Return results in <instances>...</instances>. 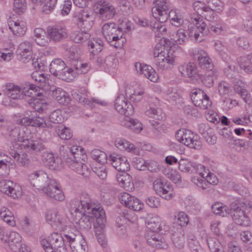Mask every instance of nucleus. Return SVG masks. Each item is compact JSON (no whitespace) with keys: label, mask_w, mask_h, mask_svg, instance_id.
<instances>
[{"label":"nucleus","mask_w":252,"mask_h":252,"mask_svg":"<svg viewBox=\"0 0 252 252\" xmlns=\"http://www.w3.org/2000/svg\"><path fill=\"white\" fill-rule=\"evenodd\" d=\"M0 216L1 219L8 224L14 226L16 224L12 212L5 207L0 209Z\"/></svg>","instance_id":"obj_53"},{"label":"nucleus","mask_w":252,"mask_h":252,"mask_svg":"<svg viewBox=\"0 0 252 252\" xmlns=\"http://www.w3.org/2000/svg\"><path fill=\"white\" fill-rule=\"evenodd\" d=\"M154 18V23L151 24V27L153 31L155 32L157 37H161L163 36L167 32V28L165 25L158 20Z\"/></svg>","instance_id":"obj_54"},{"label":"nucleus","mask_w":252,"mask_h":252,"mask_svg":"<svg viewBox=\"0 0 252 252\" xmlns=\"http://www.w3.org/2000/svg\"><path fill=\"white\" fill-rule=\"evenodd\" d=\"M164 98L169 102H174L180 98V94L176 89L171 87L166 90Z\"/></svg>","instance_id":"obj_62"},{"label":"nucleus","mask_w":252,"mask_h":252,"mask_svg":"<svg viewBox=\"0 0 252 252\" xmlns=\"http://www.w3.org/2000/svg\"><path fill=\"white\" fill-rule=\"evenodd\" d=\"M85 31H74L71 34L70 38L76 43L84 42L89 39L91 36L90 34Z\"/></svg>","instance_id":"obj_56"},{"label":"nucleus","mask_w":252,"mask_h":252,"mask_svg":"<svg viewBox=\"0 0 252 252\" xmlns=\"http://www.w3.org/2000/svg\"><path fill=\"white\" fill-rule=\"evenodd\" d=\"M8 27L10 31L16 35L22 36L26 32V27L23 22L10 20L8 22Z\"/></svg>","instance_id":"obj_44"},{"label":"nucleus","mask_w":252,"mask_h":252,"mask_svg":"<svg viewBox=\"0 0 252 252\" xmlns=\"http://www.w3.org/2000/svg\"><path fill=\"white\" fill-rule=\"evenodd\" d=\"M145 91L144 88L139 85L136 84L131 88L127 87L126 89V94L133 102L137 103L140 101L144 97Z\"/></svg>","instance_id":"obj_33"},{"label":"nucleus","mask_w":252,"mask_h":252,"mask_svg":"<svg viewBox=\"0 0 252 252\" xmlns=\"http://www.w3.org/2000/svg\"><path fill=\"white\" fill-rule=\"evenodd\" d=\"M112 165L118 171H128L130 165L126 157L118 155L112 154L108 158Z\"/></svg>","instance_id":"obj_28"},{"label":"nucleus","mask_w":252,"mask_h":252,"mask_svg":"<svg viewBox=\"0 0 252 252\" xmlns=\"http://www.w3.org/2000/svg\"><path fill=\"white\" fill-rule=\"evenodd\" d=\"M74 68L73 69L66 66L62 70V72L59 74L58 77L66 82H70L74 79L76 74L87 73L90 68V65L87 63L78 62Z\"/></svg>","instance_id":"obj_10"},{"label":"nucleus","mask_w":252,"mask_h":252,"mask_svg":"<svg viewBox=\"0 0 252 252\" xmlns=\"http://www.w3.org/2000/svg\"><path fill=\"white\" fill-rule=\"evenodd\" d=\"M115 108L121 114L126 117L134 113V108L131 103L127 100L123 94H119L115 101Z\"/></svg>","instance_id":"obj_16"},{"label":"nucleus","mask_w":252,"mask_h":252,"mask_svg":"<svg viewBox=\"0 0 252 252\" xmlns=\"http://www.w3.org/2000/svg\"><path fill=\"white\" fill-rule=\"evenodd\" d=\"M70 212L74 222L81 230H89L95 219H104L105 213L99 204L95 203L88 194H83L80 199H74L70 202Z\"/></svg>","instance_id":"obj_1"},{"label":"nucleus","mask_w":252,"mask_h":252,"mask_svg":"<svg viewBox=\"0 0 252 252\" xmlns=\"http://www.w3.org/2000/svg\"><path fill=\"white\" fill-rule=\"evenodd\" d=\"M52 95L62 105H67L70 101L68 94L60 88L52 90Z\"/></svg>","instance_id":"obj_42"},{"label":"nucleus","mask_w":252,"mask_h":252,"mask_svg":"<svg viewBox=\"0 0 252 252\" xmlns=\"http://www.w3.org/2000/svg\"><path fill=\"white\" fill-rule=\"evenodd\" d=\"M174 218L176 223L182 227L187 225L189 222V217L185 212L183 211L175 212Z\"/></svg>","instance_id":"obj_57"},{"label":"nucleus","mask_w":252,"mask_h":252,"mask_svg":"<svg viewBox=\"0 0 252 252\" xmlns=\"http://www.w3.org/2000/svg\"><path fill=\"white\" fill-rule=\"evenodd\" d=\"M176 138L180 143L190 148L198 150L202 146L199 136L189 129L178 130L176 133Z\"/></svg>","instance_id":"obj_9"},{"label":"nucleus","mask_w":252,"mask_h":252,"mask_svg":"<svg viewBox=\"0 0 252 252\" xmlns=\"http://www.w3.org/2000/svg\"><path fill=\"white\" fill-rule=\"evenodd\" d=\"M178 70L182 75L185 77L197 79L198 76L197 68L196 65L192 63L180 65Z\"/></svg>","instance_id":"obj_35"},{"label":"nucleus","mask_w":252,"mask_h":252,"mask_svg":"<svg viewBox=\"0 0 252 252\" xmlns=\"http://www.w3.org/2000/svg\"><path fill=\"white\" fill-rule=\"evenodd\" d=\"M194 59H197L200 66L203 69H209L214 68V65L208 54L204 50L195 48L192 49Z\"/></svg>","instance_id":"obj_25"},{"label":"nucleus","mask_w":252,"mask_h":252,"mask_svg":"<svg viewBox=\"0 0 252 252\" xmlns=\"http://www.w3.org/2000/svg\"><path fill=\"white\" fill-rule=\"evenodd\" d=\"M21 148H11L9 149V154L20 166H25L29 163V158L25 152Z\"/></svg>","instance_id":"obj_37"},{"label":"nucleus","mask_w":252,"mask_h":252,"mask_svg":"<svg viewBox=\"0 0 252 252\" xmlns=\"http://www.w3.org/2000/svg\"><path fill=\"white\" fill-rule=\"evenodd\" d=\"M71 239L67 242L72 252H88V247L86 240L82 236H75L71 233Z\"/></svg>","instance_id":"obj_27"},{"label":"nucleus","mask_w":252,"mask_h":252,"mask_svg":"<svg viewBox=\"0 0 252 252\" xmlns=\"http://www.w3.org/2000/svg\"><path fill=\"white\" fill-rule=\"evenodd\" d=\"M102 32L103 36L111 46L120 49L123 47L126 40L123 37L124 32L117 28L115 23L111 22L104 24Z\"/></svg>","instance_id":"obj_8"},{"label":"nucleus","mask_w":252,"mask_h":252,"mask_svg":"<svg viewBox=\"0 0 252 252\" xmlns=\"http://www.w3.org/2000/svg\"><path fill=\"white\" fill-rule=\"evenodd\" d=\"M161 218L157 215L148 214L145 218V224L148 229L154 231H162Z\"/></svg>","instance_id":"obj_36"},{"label":"nucleus","mask_w":252,"mask_h":252,"mask_svg":"<svg viewBox=\"0 0 252 252\" xmlns=\"http://www.w3.org/2000/svg\"><path fill=\"white\" fill-rule=\"evenodd\" d=\"M213 212L222 217H226L231 212L232 209L220 202H216L212 206Z\"/></svg>","instance_id":"obj_49"},{"label":"nucleus","mask_w":252,"mask_h":252,"mask_svg":"<svg viewBox=\"0 0 252 252\" xmlns=\"http://www.w3.org/2000/svg\"><path fill=\"white\" fill-rule=\"evenodd\" d=\"M209 27L211 32L218 35H224L227 30V25L222 22L220 18L211 23Z\"/></svg>","instance_id":"obj_45"},{"label":"nucleus","mask_w":252,"mask_h":252,"mask_svg":"<svg viewBox=\"0 0 252 252\" xmlns=\"http://www.w3.org/2000/svg\"><path fill=\"white\" fill-rule=\"evenodd\" d=\"M155 64L158 70H167L173 66L174 56L170 51L160 53L154 57Z\"/></svg>","instance_id":"obj_15"},{"label":"nucleus","mask_w":252,"mask_h":252,"mask_svg":"<svg viewBox=\"0 0 252 252\" xmlns=\"http://www.w3.org/2000/svg\"><path fill=\"white\" fill-rule=\"evenodd\" d=\"M81 92H76L72 94L73 98L78 101L79 103L85 105H88L91 108H93L96 106V105H100L101 106H105L107 103L104 100H101L98 98H93L92 100H89L87 98V92L85 89H81Z\"/></svg>","instance_id":"obj_24"},{"label":"nucleus","mask_w":252,"mask_h":252,"mask_svg":"<svg viewBox=\"0 0 252 252\" xmlns=\"http://www.w3.org/2000/svg\"><path fill=\"white\" fill-rule=\"evenodd\" d=\"M160 231L148 230L145 234V238L149 245L157 249H166L168 244L164 239L158 232Z\"/></svg>","instance_id":"obj_23"},{"label":"nucleus","mask_w":252,"mask_h":252,"mask_svg":"<svg viewBox=\"0 0 252 252\" xmlns=\"http://www.w3.org/2000/svg\"><path fill=\"white\" fill-rule=\"evenodd\" d=\"M145 115L150 117L159 121L163 120L165 114L161 109L157 108L153 103H150L146 107Z\"/></svg>","instance_id":"obj_41"},{"label":"nucleus","mask_w":252,"mask_h":252,"mask_svg":"<svg viewBox=\"0 0 252 252\" xmlns=\"http://www.w3.org/2000/svg\"><path fill=\"white\" fill-rule=\"evenodd\" d=\"M65 160L69 167L77 173L85 178L89 176L91 169L84 162L81 157H78L76 159L65 158Z\"/></svg>","instance_id":"obj_17"},{"label":"nucleus","mask_w":252,"mask_h":252,"mask_svg":"<svg viewBox=\"0 0 252 252\" xmlns=\"http://www.w3.org/2000/svg\"><path fill=\"white\" fill-rule=\"evenodd\" d=\"M35 41L40 46H46L50 39L55 41H59L66 36V30L60 26H52L48 29V34L42 28L34 30Z\"/></svg>","instance_id":"obj_5"},{"label":"nucleus","mask_w":252,"mask_h":252,"mask_svg":"<svg viewBox=\"0 0 252 252\" xmlns=\"http://www.w3.org/2000/svg\"><path fill=\"white\" fill-rule=\"evenodd\" d=\"M32 79L40 86L44 87L48 83L47 75L39 71H33L31 74Z\"/></svg>","instance_id":"obj_55"},{"label":"nucleus","mask_w":252,"mask_h":252,"mask_svg":"<svg viewBox=\"0 0 252 252\" xmlns=\"http://www.w3.org/2000/svg\"><path fill=\"white\" fill-rule=\"evenodd\" d=\"M106 220V217L104 219L99 218L97 220V223L94 224V232L97 241L103 247L106 245V238L103 233Z\"/></svg>","instance_id":"obj_38"},{"label":"nucleus","mask_w":252,"mask_h":252,"mask_svg":"<svg viewBox=\"0 0 252 252\" xmlns=\"http://www.w3.org/2000/svg\"><path fill=\"white\" fill-rule=\"evenodd\" d=\"M223 72L227 78L231 80L235 91L240 95L245 102L250 104L252 102L251 94L245 89V84L240 81L235 66L232 64H227L223 69Z\"/></svg>","instance_id":"obj_6"},{"label":"nucleus","mask_w":252,"mask_h":252,"mask_svg":"<svg viewBox=\"0 0 252 252\" xmlns=\"http://www.w3.org/2000/svg\"><path fill=\"white\" fill-rule=\"evenodd\" d=\"M51 128L57 132L61 139L69 140L72 136L71 130L67 127L54 125L51 126Z\"/></svg>","instance_id":"obj_47"},{"label":"nucleus","mask_w":252,"mask_h":252,"mask_svg":"<svg viewBox=\"0 0 252 252\" xmlns=\"http://www.w3.org/2000/svg\"><path fill=\"white\" fill-rule=\"evenodd\" d=\"M22 241L21 235L16 231H11L7 235V239L4 242L7 243L12 250H15L19 247Z\"/></svg>","instance_id":"obj_43"},{"label":"nucleus","mask_w":252,"mask_h":252,"mask_svg":"<svg viewBox=\"0 0 252 252\" xmlns=\"http://www.w3.org/2000/svg\"><path fill=\"white\" fill-rule=\"evenodd\" d=\"M232 219L235 223L243 226H249L251 223L250 218L246 214L244 211L239 206L233 209Z\"/></svg>","instance_id":"obj_34"},{"label":"nucleus","mask_w":252,"mask_h":252,"mask_svg":"<svg viewBox=\"0 0 252 252\" xmlns=\"http://www.w3.org/2000/svg\"><path fill=\"white\" fill-rule=\"evenodd\" d=\"M125 125L136 133H139L143 129L142 123L136 119H130L129 121L126 122Z\"/></svg>","instance_id":"obj_63"},{"label":"nucleus","mask_w":252,"mask_h":252,"mask_svg":"<svg viewBox=\"0 0 252 252\" xmlns=\"http://www.w3.org/2000/svg\"><path fill=\"white\" fill-rule=\"evenodd\" d=\"M184 206L189 212L195 214L196 204L195 199L191 195H188L184 199Z\"/></svg>","instance_id":"obj_60"},{"label":"nucleus","mask_w":252,"mask_h":252,"mask_svg":"<svg viewBox=\"0 0 252 252\" xmlns=\"http://www.w3.org/2000/svg\"><path fill=\"white\" fill-rule=\"evenodd\" d=\"M39 87L37 86L30 84L23 88L14 84L10 83L6 85L5 89V94L10 99H20L24 96L33 97L35 95L39 96Z\"/></svg>","instance_id":"obj_7"},{"label":"nucleus","mask_w":252,"mask_h":252,"mask_svg":"<svg viewBox=\"0 0 252 252\" xmlns=\"http://www.w3.org/2000/svg\"><path fill=\"white\" fill-rule=\"evenodd\" d=\"M214 47L215 51L222 58L227 56L228 49L226 44L220 40H217L214 41Z\"/></svg>","instance_id":"obj_61"},{"label":"nucleus","mask_w":252,"mask_h":252,"mask_svg":"<svg viewBox=\"0 0 252 252\" xmlns=\"http://www.w3.org/2000/svg\"><path fill=\"white\" fill-rule=\"evenodd\" d=\"M190 96L194 105L201 109H208L212 105L209 96L201 89L193 90Z\"/></svg>","instance_id":"obj_13"},{"label":"nucleus","mask_w":252,"mask_h":252,"mask_svg":"<svg viewBox=\"0 0 252 252\" xmlns=\"http://www.w3.org/2000/svg\"><path fill=\"white\" fill-rule=\"evenodd\" d=\"M17 53L21 61L24 63L30 62L32 58V43L27 41L22 42L20 44L17 48Z\"/></svg>","instance_id":"obj_31"},{"label":"nucleus","mask_w":252,"mask_h":252,"mask_svg":"<svg viewBox=\"0 0 252 252\" xmlns=\"http://www.w3.org/2000/svg\"><path fill=\"white\" fill-rule=\"evenodd\" d=\"M74 23L80 29L88 31L94 25V18L87 11L84 9L75 10L72 15Z\"/></svg>","instance_id":"obj_11"},{"label":"nucleus","mask_w":252,"mask_h":252,"mask_svg":"<svg viewBox=\"0 0 252 252\" xmlns=\"http://www.w3.org/2000/svg\"><path fill=\"white\" fill-rule=\"evenodd\" d=\"M9 139L11 142L9 149L27 148L38 152L44 148L42 140L34 137L27 126L14 127L10 131Z\"/></svg>","instance_id":"obj_2"},{"label":"nucleus","mask_w":252,"mask_h":252,"mask_svg":"<svg viewBox=\"0 0 252 252\" xmlns=\"http://www.w3.org/2000/svg\"><path fill=\"white\" fill-rule=\"evenodd\" d=\"M191 182L202 190H205L210 188L211 185H216L218 180L216 175L209 170L205 176L204 178L194 176L191 178Z\"/></svg>","instance_id":"obj_21"},{"label":"nucleus","mask_w":252,"mask_h":252,"mask_svg":"<svg viewBox=\"0 0 252 252\" xmlns=\"http://www.w3.org/2000/svg\"><path fill=\"white\" fill-rule=\"evenodd\" d=\"M115 146L121 151H126L135 155L139 153V149L134 144L126 140L118 138L115 140Z\"/></svg>","instance_id":"obj_39"},{"label":"nucleus","mask_w":252,"mask_h":252,"mask_svg":"<svg viewBox=\"0 0 252 252\" xmlns=\"http://www.w3.org/2000/svg\"><path fill=\"white\" fill-rule=\"evenodd\" d=\"M195 25L190 27L189 32L185 30L179 29L175 33L171 36V39L175 44H183L188 39V35L191 40L200 42L203 40L204 33L207 32L206 23L200 20V18H195Z\"/></svg>","instance_id":"obj_4"},{"label":"nucleus","mask_w":252,"mask_h":252,"mask_svg":"<svg viewBox=\"0 0 252 252\" xmlns=\"http://www.w3.org/2000/svg\"><path fill=\"white\" fill-rule=\"evenodd\" d=\"M134 66L139 74H143L145 77L152 82H157L158 81V74L151 66L139 62L136 63Z\"/></svg>","instance_id":"obj_29"},{"label":"nucleus","mask_w":252,"mask_h":252,"mask_svg":"<svg viewBox=\"0 0 252 252\" xmlns=\"http://www.w3.org/2000/svg\"><path fill=\"white\" fill-rule=\"evenodd\" d=\"M98 12L100 18L103 20L112 19L116 13L114 6L110 3L103 2L99 8Z\"/></svg>","instance_id":"obj_40"},{"label":"nucleus","mask_w":252,"mask_h":252,"mask_svg":"<svg viewBox=\"0 0 252 252\" xmlns=\"http://www.w3.org/2000/svg\"><path fill=\"white\" fill-rule=\"evenodd\" d=\"M28 179L31 185L38 190H45L51 179L47 174L42 170L35 171L29 174Z\"/></svg>","instance_id":"obj_12"},{"label":"nucleus","mask_w":252,"mask_h":252,"mask_svg":"<svg viewBox=\"0 0 252 252\" xmlns=\"http://www.w3.org/2000/svg\"><path fill=\"white\" fill-rule=\"evenodd\" d=\"M221 224V221L219 220H214L212 221L211 223V230L212 232L215 235V236L213 237H216L217 239H219L222 242V240L223 239V235L220 233V228L219 226ZM209 237H213L212 236H210Z\"/></svg>","instance_id":"obj_64"},{"label":"nucleus","mask_w":252,"mask_h":252,"mask_svg":"<svg viewBox=\"0 0 252 252\" xmlns=\"http://www.w3.org/2000/svg\"><path fill=\"white\" fill-rule=\"evenodd\" d=\"M184 231L182 228L177 229L172 235L171 239L174 245L178 249L183 248L185 246Z\"/></svg>","instance_id":"obj_50"},{"label":"nucleus","mask_w":252,"mask_h":252,"mask_svg":"<svg viewBox=\"0 0 252 252\" xmlns=\"http://www.w3.org/2000/svg\"><path fill=\"white\" fill-rule=\"evenodd\" d=\"M154 189L156 193L163 198L170 200L174 195L172 186L167 183H164L161 180H157L154 182Z\"/></svg>","instance_id":"obj_20"},{"label":"nucleus","mask_w":252,"mask_h":252,"mask_svg":"<svg viewBox=\"0 0 252 252\" xmlns=\"http://www.w3.org/2000/svg\"><path fill=\"white\" fill-rule=\"evenodd\" d=\"M91 155L93 159L100 164H104L107 161L108 158L106 154L98 149L93 150L91 152Z\"/></svg>","instance_id":"obj_58"},{"label":"nucleus","mask_w":252,"mask_h":252,"mask_svg":"<svg viewBox=\"0 0 252 252\" xmlns=\"http://www.w3.org/2000/svg\"><path fill=\"white\" fill-rule=\"evenodd\" d=\"M119 198L122 204L135 211H140L144 206L139 199L127 192L121 193Z\"/></svg>","instance_id":"obj_19"},{"label":"nucleus","mask_w":252,"mask_h":252,"mask_svg":"<svg viewBox=\"0 0 252 252\" xmlns=\"http://www.w3.org/2000/svg\"><path fill=\"white\" fill-rule=\"evenodd\" d=\"M219 72L214 68L207 69L205 77L203 80V83L207 87H211L214 84V81L219 76Z\"/></svg>","instance_id":"obj_51"},{"label":"nucleus","mask_w":252,"mask_h":252,"mask_svg":"<svg viewBox=\"0 0 252 252\" xmlns=\"http://www.w3.org/2000/svg\"><path fill=\"white\" fill-rule=\"evenodd\" d=\"M103 46V40L98 37L94 38L88 42L89 49L93 55H97L102 50Z\"/></svg>","instance_id":"obj_48"},{"label":"nucleus","mask_w":252,"mask_h":252,"mask_svg":"<svg viewBox=\"0 0 252 252\" xmlns=\"http://www.w3.org/2000/svg\"><path fill=\"white\" fill-rule=\"evenodd\" d=\"M46 220L51 225L57 227L65 226L66 218L60 214L56 210H48L46 214Z\"/></svg>","instance_id":"obj_32"},{"label":"nucleus","mask_w":252,"mask_h":252,"mask_svg":"<svg viewBox=\"0 0 252 252\" xmlns=\"http://www.w3.org/2000/svg\"><path fill=\"white\" fill-rule=\"evenodd\" d=\"M39 92L40 94L39 96L35 95L33 97H31V101L29 102L30 106L33 108L35 111L39 113H46L48 109V104L46 101L45 96L43 95L42 92H41V88L40 86Z\"/></svg>","instance_id":"obj_26"},{"label":"nucleus","mask_w":252,"mask_h":252,"mask_svg":"<svg viewBox=\"0 0 252 252\" xmlns=\"http://www.w3.org/2000/svg\"><path fill=\"white\" fill-rule=\"evenodd\" d=\"M207 243L210 252H225L222 242L216 237H209Z\"/></svg>","instance_id":"obj_52"},{"label":"nucleus","mask_w":252,"mask_h":252,"mask_svg":"<svg viewBox=\"0 0 252 252\" xmlns=\"http://www.w3.org/2000/svg\"><path fill=\"white\" fill-rule=\"evenodd\" d=\"M156 6L152 8L153 17L161 23L169 19L171 24L178 27L184 23V19L180 11L177 9H171L169 12L170 3L167 0H154Z\"/></svg>","instance_id":"obj_3"},{"label":"nucleus","mask_w":252,"mask_h":252,"mask_svg":"<svg viewBox=\"0 0 252 252\" xmlns=\"http://www.w3.org/2000/svg\"><path fill=\"white\" fill-rule=\"evenodd\" d=\"M65 66L63 61L59 58L55 59L50 64L49 71L52 74L58 77Z\"/></svg>","instance_id":"obj_46"},{"label":"nucleus","mask_w":252,"mask_h":252,"mask_svg":"<svg viewBox=\"0 0 252 252\" xmlns=\"http://www.w3.org/2000/svg\"><path fill=\"white\" fill-rule=\"evenodd\" d=\"M46 195L59 201H63L65 196L60 183L55 179H51L47 184V187L44 190Z\"/></svg>","instance_id":"obj_18"},{"label":"nucleus","mask_w":252,"mask_h":252,"mask_svg":"<svg viewBox=\"0 0 252 252\" xmlns=\"http://www.w3.org/2000/svg\"><path fill=\"white\" fill-rule=\"evenodd\" d=\"M0 191L13 199L21 197L22 194V188L19 185L7 180L0 181Z\"/></svg>","instance_id":"obj_14"},{"label":"nucleus","mask_w":252,"mask_h":252,"mask_svg":"<svg viewBox=\"0 0 252 252\" xmlns=\"http://www.w3.org/2000/svg\"><path fill=\"white\" fill-rule=\"evenodd\" d=\"M82 150L83 148L81 146L77 145H73L71 147H67L66 151L69 153L67 154L66 157L64 156V158H70L71 159H76L78 157H80L79 156L83 153V151Z\"/></svg>","instance_id":"obj_59"},{"label":"nucleus","mask_w":252,"mask_h":252,"mask_svg":"<svg viewBox=\"0 0 252 252\" xmlns=\"http://www.w3.org/2000/svg\"><path fill=\"white\" fill-rule=\"evenodd\" d=\"M18 123L24 126H31L38 128H51V125L47 124L43 117L39 116L25 117L19 119Z\"/></svg>","instance_id":"obj_22"},{"label":"nucleus","mask_w":252,"mask_h":252,"mask_svg":"<svg viewBox=\"0 0 252 252\" xmlns=\"http://www.w3.org/2000/svg\"><path fill=\"white\" fill-rule=\"evenodd\" d=\"M42 160L45 165L51 170H59L62 165V160L58 157H55L52 153L44 152Z\"/></svg>","instance_id":"obj_30"}]
</instances>
